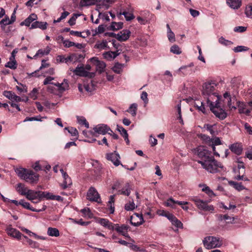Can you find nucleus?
<instances>
[{"mask_svg":"<svg viewBox=\"0 0 252 252\" xmlns=\"http://www.w3.org/2000/svg\"><path fill=\"white\" fill-rule=\"evenodd\" d=\"M197 152L198 157L201 159L198 162L209 172L216 173L220 171V168H223L222 164L215 159L211 150H209L208 147L200 146L197 148Z\"/></svg>","mask_w":252,"mask_h":252,"instance_id":"f257e3e1","label":"nucleus"},{"mask_svg":"<svg viewBox=\"0 0 252 252\" xmlns=\"http://www.w3.org/2000/svg\"><path fill=\"white\" fill-rule=\"evenodd\" d=\"M217 86V84L213 81L206 82L202 86V93L204 97L206 99L208 104L213 102L214 98L216 99V102L219 100V94L216 90Z\"/></svg>","mask_w":252,"mask_h":252,"instance_id":"f03ea898","label":"nucleus"},{"mask_svg":"<svg viewBox=\"0 0 252 252\" xmlns=\"http://www.w3.org/2000/svg\"><path fill=\"white\" fill-rule=\"evenodd\" d=\"M16 172L18 176L31 184L37 183L39 180V175L32 170L24 168H17Z\"/></svg>","mask_w":252,"mask_h":252,"instance_id":"7ed1b4c3","label":"nucleus"},{"mask_svg":"<svg viewBox=\"0 0 252 252\" xmlns=\"http://www.w3.org/2000/svg\"><path fill=\"white\" fill-rule=\"evenodd\" d=\"M100 223L102 225L108 228L109 229L113 230L116 229L118 232L120 233L122 235L124 236L125 237L129 238L130 241L134 243L135 241L130 239L129 235L127 233V230L128 227L126 225H122L121 226H119L118 224H114L111 221H100Z\"/></svg>","mask_w":252,"mask_h":252,"instance_id":"20e7f679","label":"nucleus"},{"mask_svg":"<svg viewBox=\"0 0 252 252\" xmlns=\"http://www.w3.org/2000/svg\"><path fill=\"white\" fill-rule=\"evenodd\" d=\"M203 243L207 249L220 247L222 245V242L219 238L213 236L206 237L203 240Z\"/></svg>","mask_w":252,"mask_h":252,"instance_id":"39448f33","label":"nucleus"},{"mask_svg":"<svg viewBox=\"0 0 252 252\" xmlns=\"http://www.w3.org/2000/svg\"><path fill=\"white\" fill-rule=\"evenodd\" d=\"M213 102H210L208 104L211 111L214 114L216 117L219 118L220 120H224L227 116V114L225 111L218 106V104L217 103L215 105H214Z\"/></svg>","mask_w":252,"mask_h":252,"instance_id":"423d86ee","label":"nucleus"},{"mask_svg":"<svg viewBox=\"0 0 252 252\" xmlns=\"http://www.w3.org/2000/svg\"><path fill=\"white\" fill-rule=\"evenodd\" d=\"M189 203L188 202L175 201L173 198L170 197L167 199L163 203L166 207H170L173 209H176L178 205L180 206L183 209L187 211L189 207L187 206Z\"/></svg>","mask_w":252,"mask_h":252,"instance_id":"0eeeda50","label":"nucleus"},{"mask_svg":"<svg viewBox=\"0 0 252 252\" xmlns=\"http://www.w3.org/2000/svg\"><path fill=\"white\" fill-rule=\"evenodd\" d=\"M192 200L194 202L197 208L204 211L212 212L214 208L213 205H208L206 201H204L196 197L192 198Z\"/></svg>","mask_w":252,"mask_h":252,"instance_id":"6e6552de","label":"nucleus"},{"mask_svg":"<svg viewBox=\"0 0 252 252\" xmlns=\"http://www.w3.org/2000/svg\"><path fill=\"white\" fill-rule=\"evenodd\" d=\"M93 135L94 136H97V134L105 135L108 131H111L113 133L111 128L105 124L97 125L93 128Z\"/></svg>","mask_w":252,"mask_h":252,"instance_id":"1a4fd4ad","label":"nucleus"},{"mask_svg":"<svg viewBox=\"0 0 252 252\" xmlns=\"http://www.w3.org/2000/svg\"><path fill=\"white\" fill-rule=\"evenodd\" d=\"M87 198L91 201H94L97 203L101 202V199L100 195L96 189L94 187H91L87 194Z\"/></svg>","mask_w":252,"mask_h":252,"instance_id":"9d476101","label":"nucleus"},{"mask_svg":"<svg viewBox=\"0 0 252 252\" xmlns=\"http://www.w3.org/2000/svg\"><path fill=\"white\" fill-rule=\"evenodd\" d=\"M90 61L96 66L97 71L100 73L104 71V68L106 67V64L103 62L98 60L96 57L91 58Z\"/></svg>","mask_w":252,"mask_h":252,"instance_id":"9b49d317","label":"nucleus"},{"mask_svg":"<svg viewBox=\"0 0 252 252\" xmlns=\"http://www.w3.org/2000/svg\"><path fill=\"white\" fill-rule=\"evenodd\" d=\"M41 194V191H35L34 190L29 189L27 190V194L26 196L27 199L31 201L36 199L40 200Z\"/></svg>","mask_w":252,"mask_h":252,"instance_id":"f8f14e48","label":"nucleus"},{"mask_svg":"<svg viewBox=\"0 0 252 252\" xmlns=\"http://www.w3.org/2000/svg\"><path fill=\"white\" fill-rule=\"evenodd\" d=\"M73 72L75 75L82 77H88L91 74V73L85 70L83 64H82L80 66L78 65L76 68L73 70Z\"/></svg>","mask_w":252,"mask_h":252,"instance_id":"ddd939ff","label":"nucleus"},{"mask_svg":"<svg viewBox=\"0 0 252 252\" xmlns=\"http://www.w3.org/2000/svg\"><path fill=\"white\" fill-rule=\"evenodd\" d=\"M221 144V141L219 137H216L215 139H211V141L209 142V146L210 149L214 152V155L216 156L220 157L218 152L216 151L215 146L220 145Z\"/></svg>","mask_w":252,"mask_h":252,"instance_id":"4468645a","label":"nucleus"},{"mask_svg":"<svg viewBox=\"0 0 252 252\" xmlns=\"http://www.w3.org/2000/svg\"><path fill=\"white\" fill-rule=\"evenodd\" d=\"M130 34L131 32L129 30H123L118 33L119 35L117 40L120 42L126 41L129 38Z\"/></svg>","mask_w":252,"mask_h":252,"instance_id":"2eb2a0df","label":"nucleus"},{"mask_svg":"<svg viewBox=\"0 0 252 252\" xmlns=\"http://www.w3.org/2000/svg\"><path fill=\"white\" fill-rule=\"evenodd\" d=\"M236 107H238L240 114H245L247 116L250 115L251 110L247 108V105L244 102L239 101H237Z\"/></svg>","mask_w":252,"mask_h":252,"instance_id":"dca6fc26","label":"nucleus"},{"mask_svg":"<svg viewBox=\"0 0 252 252\" xmlns=\"http://www.w3.org/2000/svg\"><path fill=\"white\" fill-rule=\"evenodd\" d=\"M107 158L108 160H111L115 166H117L120 164V161L119 160L120 157L119 155L116 152L107 154Z\"/></svg>","mask_w":252,"mask_h":252,"instance_id":"f3484780","label":"nucleus"},{"mask_svg":"<svg viewBox=\"0 0 252 252\" xmlns=\"http://www.w3.org/2000/svg\"><path fill=\"white\" fill-rule=\"evenodd\" d=\"M229 149L237 155H241L243 151L242 145L241 143H235L229 146Z\"/></svg>","mask_w":252,"mask_h":252,"instance_id":"a211bd4d","label":"nucleus"},{"mask_svg":"<svg viewBox=\"0 0 252 252\" xmlns=\"http://www.w3.org/2000/svg\"><path fill=\"white\" fill-rule=\"evenodd\" d=\"M238 164L237 167L233 168L234 172L237 174V175H244L245 173V167L244 163L242 161H240L238 159L237 161Z\"/></svg>","mask_w":252,"mask_h":252,"instance_id":"6ab92c4d","label":"nucleus"},{"mask_svg":"<svg viewBox=\"0 0 252 252\" xmlns=\"http://www.w3.org/2000/svg\"><path fill=\"white\" fill-rule=\"evenodd\" d=\"M221 224H220L224 229H231L238 227L237 223L238 221H220Z\"/></svg>","mask_w":252,"mask_h":252,"instance_id":"aec40b11","label":"nucleus"},{"mask_svg":"<svg viewBox=\"0 0 252 252\" xmlns=\"http://www.w3.org/2000/svg\"><path fill=\"white\" fill-rule=\"evenodd\" d=\"M85 56L83 54H77V53H73L70 55V58L69 60H70V62H73V63L78 62L81 63L84 59Z\"/></svg>","mask_w":252,"mask_h":252,"instance_id":"412c9836","label":"nucleus"},{"mask_svg":"<svg viewBox=\"0 0 252 252\" xmlns=\"http://www.w3.org/2000/svg\"><path fill=\"white\" fill-rule=\"evenodd\" d=\"M6 230L8 235L18 239H20L22 234L16 229L8 226Z\"/></svg>","mask_w":252,"mask_h":252,"instance_id":"4be33fe9","label":"nucleus"},{"mask_svg":"<svg viewBox=\"0 0 252 252\" xmlns=\"http://www.w3.org/2000/svg\"><path fill=\"white\" fill-rule=\"evenodd\" d=\"M61 171L64 179L62 186L63 189H65L72 184L71 179L65 172H63V169H61Z\"/></svg>","mask_w":252,"mask_h":252,"instance_id":"5701e85b","label":"nucleus"},{"mask_svg":"<svg viewBox=\"0 0 252 252\" xmlns=\"http://www.w3.org/2000/svg\"><path fill=\"white\" fill-rule=\"evenodd\" d=\"M37 16L34 14H31L27 18L20 23L21 26L25 25L27 27L30 26V24L34 20L37 19Z\"/></svg>","mask_w":252,"mask_h":252,"instance_id":"b1692460","label":"nucleus"},{"mask_svg":"<svg viewBox=\"0 0 252 252\" xmlns=\"http://www.w3.org/2000/svg\"><path fill=\"white\" fill-rule=\"evenodd\" d=\"M19 203L20 205L22 206L24 208L29 209L34 212H39L42 210H44L46 207L45 206H43L42 209H33L32 207L31 206V205L29 202H26L24 200H21L19 201Z\"/></svg>","mask_w":252,"mask_h":252,"instance_id":"393cba45","label":"nucleus"},{"mask_svg":"<svg viewBox=\"0 0 252 252\" xmlns=\"http://www.w3.org/2000/svg\"><path fill=\"white\" fill-rule=\"evenodd\" d=\"M158 214L160 216L165 217L169 220H178L172 214L166 211L159 210L158 211Z\"/></svg>","mask_w":252,"mask_h":252,"instance_id":"a878e982","label":"nucleus"},{"mask_svg":"<svg viewBox=\"0 0 252 252\" xmlns=\"http://www.w3.org/2000/svg\"><path fill=\"white\" fill-rule=\"evenodd\" d=\"M131 192V186L129 183L125 184V186L118 190V193L126 196H129Z\"/></svg>","mask_w":252,"mask_h":252,"instance_id":"bb28decb","label":"nucleus"},{"mask_svg":"<svg viewBox=\"0 0 252 252\" xmlns=\"http://www.w3.org/2000/svg\"><path fill=\"white\" fill-rule=\"evenodd\" d=\"M226 2L232 8L238 9L241 6V0H226Z\"/></svg>","mask_w":252,"mask_h":252,"instance_id":"cd10ccee","label":"nucleus"},{"mask_svg":"<svg viewBox=\"0 0 252 252\" xmlns=\"http://www.w3.org/2000/svg\"><path fill=\"white\" fill-rule=\"evenodd\" d=\"M47 25V23L46 22L35 21L32 23L31 29H35L38 28L42 30H44L46 29Z\"/></svg>","mask_w":252,"mask_h":252,"instance_id":"c85d7f7f","label":"nucleus"},{"mask_svg":"<svg viewBox=\"0 0 252 252\" xmlns=\"http://www.w3.org/2000/svg\"><path fill=\"white\" fill-rule=\"evenodd\" d=\"M16 189L17 192H18L20 194L25 196H26L27 194V190H29L26 187H25L24 184L22 183L18 184L17 185Z\"/></svg>","mask_w":252,"mask_h":252,"instance_id":"c756f323","label":"nucleus"},{"mask_svg":"<svg viewBox=\"0 0 252 252\" xmlns=\"http://www.w3.org/2000/svg\"><path fill=\"white\" fill-rule=\"evenodd\" d=\"M47 234L52 237H58L60 235L59 230L56 228L49 227L47 230Z\"/></svg>","mask_w":252,"mask_h":252,"instance_id":"7c9ffc66","label":"nucleus"},{"mask_svg":"<svg viewBox=\"0 0 252 252\" xmlns=\"http://www.w3.org/2000/svg\"><path fill=\"white\" fill-rule=\"evenodd\" d=\"M229 184L233 186L236 189L241 191L245 189V187L243 186L242 183H237L234 181H230Z\"/></svg>","mask_w":252,"mask_h":252,"instance_id":"2f4dec72","label":"nucleus"},{"mask_svg":"<svg viewBox=\"0 0 252 252\" xmlns=\"http://www.w3.org/2000/svg\"><path fill=\"white\" fill-rule=\"evenodd\" d=\"M123 23L122 22H113L111 23L110 26V30L112 31H117L122 29Z\"/></svg>","mask_w":252,"mask_h":252,"instance_id":"473e14b6","label":"nucleus"},{"mask_svg":"<svg viewBox=\"0 0 252 252\" xmlns=\"http://www.w3.org/2000/svg\"><path fill=\"white\" fill-rule=\"evenodd\" d=\"M183 228L182 221H171V228L175 232H177L179 228Z\"/></svg>","mask_w":252,"mask_h":252,"instance_id":"72a5a7b5","label":"nucleus"},{"mask_svg":"<svg viewBox=\"0 0 252 252\" xmlns=\"http://www.w3.org/2000/svg\"><path fill=\"white\" fill-rule=\"evenodd\" d=\"M82 216H84L86 219H92L93 218V214L91 213L90 209H83L81 210Z\"/></svg>","mask_w":252,"mask_h":252,"instance_id":"f704fd0d","label":"nucleus"},{"mask_svg":"<svg viewBox=\"0 0 252 252\" xmlns=\"http://www.w3.org/2000/svg\"><path fill=\"white\" fill-rule=\"evenodd\" d=\"M123 15L125 16L126 20L127 21H131L135 18V16L132 13L125 11H123V12H121L120 13V15Z\"/></svg>","mask_w":252,"mask_h":252,"instance_id":"c9c22d12","label":"nucleus"},{"mask_svg":"<svg viewBox=\"0 0 252 252\" xmlns=\"http://www.w3.org/2000/svg\"><path fill=\"white\" fill-rule=\"evenodd\" d=\"M9 22H10V21L8 16H6L4 18L2 19L0 21V25L1 29L4 30L6 26L11 24V23H9Z\"/></svg>","mask_w":252,"mask_h":252,"instance_id":"e433bc0d","label":"nucleus"},{"mask_svg":"<svg viewBox=\"0 0 252 252\" xmlns=\"http://www.w3.org/2000/svg\"><path fill=\"white\" fill-rule=\"evenodd\" d=\"M137 109V105L136 103L132 104L127 111L131 114L132 116H135L136 114Z\"/></svg>","mask_w":252,"mask_h":252,"instance_id":"4c0bfd02","label":"nucleus"},{"mask_svg":"<svg viewBox=\"0 0 252 252\" xmlns=\"http://www.w3.org/2000/svg\"><path fill=\"white\" fill-rule=\"evenodd\" d=\"M78 123L80 125H84L86 127L88 128L89 126V124L88 122L87 121L86 119L83 116H77V117Z\"/></svg>","mask_w":252,"mask_h":252,"instance_id":"58836bf2","label":"nucleus"},{"mask_svg":"<svg viewBox=\"0 0 252 252\" xmlns=\"http://www.w3.org/2000/svg\"><path fill=\"white\" fill-rule=\"evenodd\" d=\"M59 38H62V42L65 47L69 48L75 45V42L70 41L68 40H64V38L61 35L59 36Z\"/></svg>","mask_w":252,"mask_h":252,"instance_id":"ea45409f","label":"nucleus"},{"mask_svg":"<svg viewBox=\"0 0 252 252\" xmlns=\"http://www.w3.org/2000/svg\"><path fill=\"white\" fill-rule=\"evenodd\" d=\"M192 66H193V64L191 63L189 66H181L179 68V71H181L184 75H187L191 72L190 69L189 70L188 69Z\"/></svg>","mask_w":252,"mask_h":252,"instance_id":"a19ab883","label":"nucleus"},{"mask_svg":"<svg viewBox=\"0 0 252 252\" xmlns=\"http://www.w3.org/2000/svg\"><path fill=\"white\" fill-rule=\"evenodd\" d=\"M69 58H70V55L67 57L63 55H59L57 57V60L61 63H67L69 62H70V60H69Z\"/></svg>","mask_w":252,"mask_h":252,"instance_id":"79ce46f5","label":"nucleus"},{"mask_svg":"<svg viewBox=\"0 0 252 252\" xmlns=\"http://www.w3.org/2000/svg\"><path fill=\"white\" fill-rule=\"evenodd\" d=\"M117 129L124 138H126L128 133L127 131L122 126L117 125Z\"/></svg>","mask_w":252,"mask_h":252,"instance_id":"37998d69","label":"nucleus"},{"mask_svg":"<svg viewBox=\"0 0 252 252\" xmlns=\"http://www.w3.org/2000/svg\"><path fill=\"white\" fill-rule=\"evenodd\" d=\"M220 43L225 46H230L233 44V42L230 40L224 39L223 37H221L219 39Z\"/></svg>","mask_w":252,"mask_h":252,"instance_id":"c03bdc74","label":"nucleus"},{"mask_svg":"<svg viewBox=\"0 0 252 252\" xmlns=\"http://www.w3.org/2000/svg\"><path fill=\"white\" fill-rule=\"evenodd\" d=\"M245 14L248 17L252 18V4L246 6Z\"/></svg>","mask_w":252,"mask_h":252,"instance_id":"a18cd8bd","label":"nucleus"},{"mask_svg":"<svg viewBox=\"0 0 252 252\" xmlns=\"http://www.w3.org/2000/svg\"><path fill=\"white\" fill-rule=\"evenodd\" d=\"M170 51L176 54H180L181 53L180 48L178 45H174L172 46L170 48Z\"/></svg>","mask_w":252,"mask_h":252,"instance_id":"49530a36","label":"nucleus"},{"mask_svg":"<svg viewBox=\"0 0 252 252\" xmlns=\"http://www.w3.org/2000/svg\"><path fill=\"white\" fill-rule=\"evenodd\" d=\"M53 194L49 192L41 191V195L40 196V200L43 198H46L47 199H51L52 198Z\"/></svg>","mask_w":252,"mask_h":252,"instance_id":"de8ad7c7","label":"nucleus"},{"mask_svg":"<svg viewBox=\"0 0 252 252\" xmlns=\"http://www.w3.org/2000/svg\"><path fill=\"white\" fill-rule=\"evenodd\" d=\"M6 67H9L10 69H15L17 68L16 62L15 61L8 62L5 65Z\"/></svg>","mask_w":252,"mask_h":252,"instance_id":"09e8293b","label":"nucleus"},{"mask_svg":"<svg viewBox=\"0 0 252 252\" xmlns=\"http://www.w3.org/2000/svg\"><path fill=\"white\" fill-rule=\"evenodd\" d=\"M114 196L111 195L109 201V203L110 204V211L111 213H113L115 211L114 206H112V204H114Z\"/></svg>","mask_w":252,"mask_h":252,"instance_id":"8fccbe9b","label":"nucleus"},{"mask_svg":"<svg viewBox=\"0 0 252 252\" xmlns=\"http://www.w3.org/2000/svg\"><path fill=\"white\" fill-rule=\"evenodd\" d=\"M33 168L36 171L42 170L43 169V164L40 163L39 161H36L33 165Z\"/></svg>","mask_w":252,"mask_h":252,"instance_id":"3c124183","label":"nucleus"},{"mask_svg":"<svg viewBox=\"0 0 252 252\" xmlns=\"http://www.w3.org/2000/svg\"><path fill=\"white\" fill-rule=\"evenodd\" d=\"M38 90L36 88H34L32 91L29 94V96L33 100H35L37 97Z\"/></svg>","mask_w":252,"mask_h":252,"instance_id":"603ef678","label":"nucleus"},{"mask_svg":"<svg viewBox=\"0 0 252 252\" xmlns=\"http://www.w3.org/2000/svg\"><path fill=\"white\" fill-rule=\"evenodd\" d=\"M249 48L247 47L244 46H238L233 49L235 52H240L242 51H246L248 50Z\"/></svg>","mask_w":252,"mask_h":252,"instance_id":"864d4df0","label":"nucleus"},{"mask_svg":"<svg viewBox=\"0 0 252 252\" xmlns=\"http://www.w3.org/2000/svg\"><path fill=\"white\" fill-rule=\"evenodd\" d=\"M65 129L68 130V132L70 133L72 136H76L78 135V131L75 128L70 127H65Z\"/></svg>","mask_w":252,"mask_h":252,"instance_id":"5fc2aeb1","label":"nucleus"},{"mask_svg":"<svg viewBox=\"0 0 252 252\" xmlns=\"http://www.w3.org/2000/svg\"><path fill=\"white\" fill-rule=\"evenodd\" d=\"M202 191L205 192L210 197L215 196L213 191L208 187H205L202 189Z\"/></svg>","mask_w":252,"mask_h":252,"instance_id":"6e6d98bb","label":"nucleus"},{"mask_svg":"<svg viewBox=\"0 0 252 252\" xmlns=\"http://www.w3.org/2000/svg\"><path fill=\"white\" fill-rule=\"evenodd\" d=\"M129 247L131 250H132L133 251H140V252H144L146 251L145 250L141 249L138 246H137L136 245H134L132 243H130L129 244Z\"/></svg>","mask_w":252,"mask_h":252,"instance_id":"4d7b16f0","label":"nucleus"},{"mask_svg":"<svg viewBox=\"0 0 252 252\" xmlns=\"http://www.w3.org/2000/svg\"><path fill=\"white\" fill-rule=\"evenodd\" d=\"M167 36L170 42H174L175 41V34L171 30H170L169 32H167Z\"/></svg>","mask_w":252,"mask_h":252,"instance_id":"13d9d810","label":"nucleus"},{"mask_svg":"<svg viewBox=\"0 0 252 252\" xmlns=\"http://www.w3.org/2000/svg\"><path fill=\"white\" fill-rule=\"evenodd\" d=\"M78 16H79V15L74 14L73 16L70 18L68 23L70 26H73L75 24V21Z\"/></svg>","mask_w":252,"mask_h":252,"instance_id":"bf43d9fd","label":"nucleus"},{"mask_svg":"<svg viewBox=\"0 0 252 252\" xmlns=\"http://www.w3.org/2000/svg\"><path fill=\"white\" fill-rule=\"evenodd\" d=\"M98 49H105L107 46V42L106 40H103L100 43L96 45Z\"/></svg>","mask_w":252,"mask_h":252,"instance_id":"052dcab7","label":"nucleus"},{"mask_svg":"<svg viewBox=\"0 0 252 252\" xmlns=\"http://www.w3.org/2000/svg\"><path fill=\"white\" fill-rule=\"evenodd\" d=\"M247 28L243 26L236 27L234 29V31L238 32H243L246 31Z\"/></svg>","mask_w":252,"mask_h":252,"instance_id":"680f3d73","label":"nucleus"},{"mask_svg":"<svg viewBox=\"0 0 252 252\" xmlns=\"http://www.w3.org/2000/svg\"><path fill=\"white\" fill-rule=\"evenodd\" d=\"M104 58L108 60H111L112 59H114L112 56V53L111 52H106L103 54Z\"/></svg>","mask_w":252,"mask_h":252,"instance_id":"e2e57ef3","label":"nucleus"},{"mask_svg":"<svg viewBox=\"0 0 252 252\" xmlns=\"http://www.w3.org/2000/svg\"><path fill=\"white\" fill-rule=\"evenodd\" d=\"M3 94L7 98L12 100L14 94L10 91H5L3 92Z\"/></svg>","mask_w":252,"mask_h":252,"instance_id":"0e129e2a","label":"nucleus"},{"mask_svg":"<svg viewBox=\"0 0 252 252\" xmlns=\"http://www.w3.org/2000/svg\"><path fill=\"white\" fill-rule=\"evenodd\" d=\"M125 208L127 211L132 210L135 208V204L133 202L126 204L125 205Z\"/></svg>","mask_w":252,"mask_h":252,"instance_id":"69168bd1","label":"nucleus"},{"mask_svg":"<svg viewBox=\"0 0 252 252\" xmlns=\"http://www.w3.org/2000/svg\"><path fill=\"white\" fill-rule=\"evenodd\" d=\"M200 137L208 144V145H209V142H211V139L209 136L206 135L205 134H201Z\"/></svg>","mask_w":252,"mask_h":252,"instance_id":"338daca9","label":"nucleus"},{"mask_svg":"<svg viewBox=\"0 0 252 252\" xmlns=\"http://www.w3.org/2000/svg\"><path fill=\"white\" fill-rule=\"evenodd\" d=\"M105 31V28L103 25H100L98 27L97 30L96 31V34L102 33Z\"/></svg>","mask_w":252,"mask_h":252,"instance_id":"774afa93","label":"nucleus"}]
</instances>
